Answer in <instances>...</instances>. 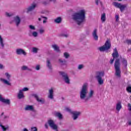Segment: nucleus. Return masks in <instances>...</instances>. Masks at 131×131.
<instances>
[{
	"mask_svg": "<svg viewBox=\"0 0 131 131\" xmlns=\"http://www.w3.org/2000/svg\"><path fill=\"white\" fill-rule=\"evenodd\" d=\"M29 36H31V34H30V33H29Z\"/></svg>",
	"mask_w": 131,
	"mask_h": 131,
	"instance_id": "obj_57",
	"label": "nucleus"
},
{
	"mask_svg": "<svg viewBox=\"0 0 131 131\" xmlns=\"http://www.w3.org/2000/svg\"><path fill=\"white\" fill-rule=\"evenodd\" d=\"M114 67L115 69V75L117 77H121V70H120V59L116 58L115 61Z\"/></svg>",
	"mask_w": 131,
	"mask_h": 131,
	"instance_id": "obj_3",
	"label": "nucleus"
},
{
	"mask_svg": "<svg viewBox=\"0 0 131 131\" xmlns=\"http://www.w3.org/2000/svg\"><path fill=\"white\" fill-rule=\"evenodd\" d=\"M96 4L98 6L99 5V0H95Z\"/></svg>",
	"mask_w": 131,
	"mask_h": 131,
	"instance_id": "obj_49",
	"label": "nucleus"
},
{
	"mask_svg": "<svg viewBox=\"0 0 131 131\" xmlns=\"http://www.w3.org/2000/svg\"><path fill=\"white\" fill-rule=\"evenodd\" d=\"M118 1H119V2H121V1H122V0H118Z\"/></svg>",
	"mask_w": 131,
	"mask_h": 131,
	"instance_id": "obj_59",
	"label": "nucleus"
},
{
	"mask_svg": "<svg viewBox=\"0 0 131 131\" xmlns=\"http://www.w3.org/2000/svg\"><path fill=\"white\" fill-rule=\"evenodd\" d=\"M0 102H2V103H4V104H6V105H11V100H10L9 99H5L1 94Z\"/></svg>",
	"mask_w": 131,
	"mask_h": 131,
	"instance_id": "obj_11",
	"label": "nucleus"
},
{
	"mask_svg": "<svg viewBox=\"0 0 131 131\" xmlns=\"http://www.w3.org/2000/svg\"><path fill=\"white\" fill-rule=\"evenodd\" d=\"M32 97H34L36 100L37 101V102H39V103H41V104H45V99L41 98L39 99L38 98V96L37 94H34L32 95Z\"/></svg>",
	"mask_w": 131,
	"mask_h": 131,
	"instance_id": "obj_13",
	"label": "nucleus"
},
{
	"mask_svg": "<svg viewBox=\"0 0 131 131\" xmlns=\"http://www.w3.org/2000/svg\"><path fill=\"white\" fill-rule=\"evenodd\" d=\"M128 108L129 111H131V104L130 103H128Z\"/></svg>",
	"mask_w": 131,
	"mask_h": 131,
	"instance_id": "obj_47",
	"label": "nucleus"
},
{
	"mask_svg": "<svg viewBox=\"0 0 131 131\" xmlns=\"http://www.w3.org/2000/svg\"><path fill=\"white\" fill-rule=\"evenodd\" d=\"M3 68L4 66H3V64H0V69H3Z\"/></svg>",
	"mask_w": 131,
	"mask_h": 131,
	"instance_id": "obj_52",
	"label": "nucleus"
},
{
	"mask_svg": "<svg viewBox=\"0 0 131 131\" xmlns=\"http://www.w3.org/2000/svg\"><path fill=\"white\" fill-rule=\"evenodd\" d=\"M59 75L61 76L63 80H64L66 83L69 84L70 83V79H69V77L68 76V74L65 72H59Z\"/></svg>",
	"mask_w": 131,
	"mask_h": 131,
	"instance_id": "obj_7",
	"label": "nucleus"
},
{
	"mask_svg": "<svg viewBox=\"0 0 131 131\" xmlns=\"http://www.w3.org/2000/svg\"><path fill=\"white\" fill-rule=\"evenodd\" d=\"M101 21L102 22H105L106 21V14L105 13L101 15Z\"/></svg>",
	"mask_w": 131,
	"mask_h": 131,
	"instance_id": "obj_28",
	"label": "nucleus"
},
{
	"mask_svg": "<svg viewBox=\"0 0 131 131\" xmlns=\"http://www.w3.org/2000/svg\"><path fill=\"white\" fill-rule=\"evenodd\" d=\"M41 18H42L43 19H45L43 20V24L47 23V20H48V17H46V16H41Z\"/></svg>",
	"mask_w": 131,
	"mask_h": 131,
	"instance_id": "obj_31",
	"label": "nucleus"
},
{
	"mask_svg": "<svg viewBox=\"0 0 131 131\" xmlns=\"http://www.w3.org/2000/svg\"><path fill=\"white\" fill-rule=\"evenodd\" d=\"M66 110L68 112L71 113V114H72V117L73 120H77V118H78L80 114H81V113H80V112L72 111L70 108L68 107L66 108Z\"/></svg>",
	"mask_w": 131,
	"mask_h": 131,
	"instance_id": "obj_5",
	"label": "nucleus"
},
{
	"mask_svg": "<svg viewBox=\"0 0 131 131\" xmlns=\"http://www.w3.org/2000/svg\"><path fill=\"white\" fill-rule=\"evenodd\" d=\"M38 21H41V18H38Z\"/></svg>",
	"mask_w": 131,
	"mask_h": 131,
	"instance_id": "obj_55",
	"label": "nucleus"
},
{
	"mask_svg": "<svg viewBox=\"0 0 131 131\" xmlns=\"http://www.w3.org/2000/svg\"><path fill=\"white\" fill-rule=\"evenodd\" d=\"M40 34H42L45 32V30L43 29H40L39 30Z\"/></svg>",
	"mask_w": 131,
	"mask_h": 131,
	"instance_id": "obj_45",
	"label": "nucleus"
},
{
	"mask_svg": "<svg viewBox=\"0 0 131 131\" xmlns=\"http://www.w3.org/2000/svg\"><path fill=\"white\" fill-rule=\"evenodd\" d=\"M0 43L1 47H2V49H4V48L5 47V44H4V40H3L2 36H0Z\"/></svg>",
	"mask_w": 131,
	"mask_h": 131,
	"instance_id": "obj_29",
	"label": "nucleus"
},
{
	"mask_svg": "<svg viewBox=\"0 0 131 131\" xmlns=\"http://www.w3.org/2000/svg\"><path fill=\"white\" fill-rule=\"evenodd\" d=\"M114 52H113L112 54V56L113 58H111L110 61V63L111 64L114 63V60H115V59L119 57V54H118V52L117 51V49L115 48L114 49Z\"/></svg>",
	"mask_w": 131,
	"mask_h": 131,
	"instance_id": "obj_10",
	"label": "nucleus"
},
{
	"mask_svg": "<svg viewBox=\"0 0 131 131\" xmlns=\"http://www.w3.org/2000/svg\"><path fill=\"white\" fill-rule=\"evenodd\" d=\"M127 123H128V125H131V121H128Z\"/></svg>",
	"mask_w": 131,
	"mask_h": 131,
	"instance_id": "obj_53",
	"label": "nucleus"
},
{
	"mask_svg": "<svg viewBox=\"0 0 131 131\" xmlns=\"http://www.w3.org/2000/svg\"><path fill=\"white\" fill-rule=\"evenodd\" d=\"M26 111H32V112H36V111L34 109L33 105H26L25 108Z\"/></svg>",
	"mask_w": 131,
	"mask_h": 131,
	"instance_id": "obj_14",
	"label": "nucleus"
},
{
	"mask_svg": "<svg viewBox=\"0 0 131 131\" xmlns=\"http://www.w3.org/2000/svg\"><path fill=\"white\" fill-rule=\"evenodd\" d=\"M55 23H56L57 24H60L61 22H62V17H58L56 18L55 19H54Z\"/></svg>",
	"mask_w": 131,
	"mask_h": 131,
	"instance_id": "obj_22",
	"label": "nucleus"
},
{
	"mask_svg": "<svg viewBox=\"0 0 131 131\" xmlns=\"http://www.w3.org/2000/svg\"><path fill=\"white\" fill-rule=\"evenodd\" d=\"M42 5H43V6H47V5H48V2L47 1H43L42 2Z\"/></svg>",
	"mask_w": 131,
	"mask_h": 131,
	"instance_id": "obj_46",
	"label": "nucleus"
},
{
	"mask_svg": "<svg viewBox=\"0 0 131 131\" xmlns=\"http://www.w3.org/2000/svg\"><path fill=\"white\" fill-rule=\"evenodd\" d=\"M46 66H47V67H48V69H49L50 70H53V67L52 66V63H51V60L49 59H47Z\"/></svg>",
	"mask_w": 131,
	"mask_h": 131,
	"instance_id": "obj_17",
	"label": "nucleus"
},
{
	"mask_svg": "<svg viewBox=\"0 0 131 131\" xmlns=\"http://www.w3.org/2000/svg\"><path fill=\"white\" fill-rule=\"evenodd\" d=\"M58 61L59 64H60L61 66H64V65H66V60L65 59H62L60 58L58 59Z\"/></svg>",
	"mask_w": 131,
	"mask_h": 131,
	"instance_id": "obj_21",
	"label": "nucleus"
},
{
	"mask_svg": "<svg viewBox=\"0 0 131 131\" xmlns=\"http://www.w3.org/2000/svg\"><path fill=\"white\" fill-rule=\"evenodd\" d=\"M8 116H5L4 117V118H5V119H6V118H8Z\"/></svg>",
	"mask_w": 131,
	"mask_h": 131,
	"instance_id": "obj_56",
	"label": "nucleus"
},
{
	"mask_svg": "<svg viewBox=\"0 0 131 131\" xmlns=\"http://www.w3.org/2000/svg\"><path fill=\"white\" fill-rule=\"evenodd\" d=\"M126 91H127V92H128V93H131V86H128L126 88Z\"/></svg>",
	"mask_w": 131,
	"mask_h": 131,
	"instance_id": "obj_36",
	"label": "nucleus"
},
{
	"mask_svg": "<svg viewBox=\"0 0 131 131\" xmlns=\"http://www.w3.org/2000/svg\"><path fill=\"white\" fill-rule=\"evenodd\" d=\"M2 116L4 115V113H2L1 114Z\"/></svg>",
	"mask_w": 131,
	"mask_h": 131,
	"instance_id": "obj_58",
	"label": "nucleus"
},
{
	"mask_svg": "<svg viewBox=\"0 0 131 131\" xmlns=\"http://www.w3.org/2000/svg\"><path fill=\"white\" fill-rule=\"evenodd\" d=\"M21 70L23 71H25L26 70H28V71H32V69H29L28 67L26 66H24L21 67Z\"/></svg>",
	"mask_w": 131,
	"mask_h": 131,
	"instance_id": "obj_25",
	"label": "nucleus"
},
{
	"mask_svg": "<svg viewBox=\"0 0 131 131\" xmlns=\"http://www.w3.org/2000/svg\"><path fill=\"white\" fill-rule=\"evenodd\" d=\"M31 131H37V128L36 127H31Z\"/></svg>",
	"mask_w": 131,
	"mask_h": 131,
	"instance_id": "obj_40",
	"label": "nucleus"
},
{
	"mask_svg": "<svg viewBox=\"0 0 131 131\" xmlns=\"http://www.w3.org/2000/svg\"><path fill=\"white\" fill-rule=\"evenodd\" d=\"M115 18H116V21L117 22H118V21H119V15H116Z\"/></svg>",
	"mask_w": 131,
	"mask_h": 131,
	"instance_id": "obj_44",
	"label": "nucleus"
},
{
	"mask_svg": "<svg viewBox=\"0 0 131 131\" xmlns=\"http://www.w3.org/2000/svg\"><path fill=\"white\" fill-rule=\"evenodd\" d=\"M72 19L78 25H81L85 20V10H81L72 15Z\"/></svg>",
	"mask_w": 131,
	"mask_h": 131,
	"instance_id": "obj_2",
	"label": "nucleus"
},
{
	"mask_svg": "<svg viewBox=\"0 0 131 131\" xmlns=\"http://www.w3.org/2000/svg\"><path fill=\"white\" fill-rule=\"evenodd\" d=\"M0 126L2 127L3 131L7 130V127H5V126L3 125V124H0Z\"/></svg>",
	"mask_w": 131,
	"mask_h": 131,
	"instance_id": "obj_35",
	"label": "nucleus"
},
{
	"mask_svg": "<svg viewBox=\"0 0 131 131\" xmlns=\"http://www.w3.org/2000/svg\"><path fill=\"white\" fill-rule=\"evenodd\" d=\"M32 35L34 37H37V35H38V33L36 31H34L32 32Z\"/></svg>",
	"mask_w": 131,
	"mask_h": 131,
	"instance_id": "obj_33",
	"label": "nucleus"
},
{
	"mask_svg": "<svg viewBox=\"0 0 131 131\" xmlns=\"http://www.w3.org/2000/svg\"><path fill=\"white\" fill-rule=\"evenodd\" d=\"M45 126L46 128H49V126L48 125L47 123H45Z\"/></svg>",
	"mask_w": 131,
	"mask_h": 131,
	"instance_id": "obj_48",
	"label": "nucleus"
},
{
	"mask_svg": "<svg viewBox=\"0 0 131 131\" xmlns=\"http://www.w3.org/2000/svg\"><path fill=\"white\" fill-rule=\"evenodd\" d=\"M48 98L49 99H51V100H53V99H54V89H53V88H51L49 91Z\"/></svg>",
	"mask_w": 131,
	"mask_h": 131,
	"instance_id": "obj_15",
	"label": "nucleus"
},
{
	"mask_svg": "<svg viewBox=\"0 0 131 131\" xmlns=\"http://www.w3.org/2000/svg\"><path fill=\"white\" fill-rule=\"evenodd\" d=\"M14 20L16 26H19L20 23H21V19H20V17L18 16H16L14 18Z\"/></svg>",
	"mask_w": 131,
	"mask_h": 131,
	"instance_id": "obj_16",
	"label": "nucleus"
},
{
	"mask_svg": "<svg viewBox=\"0 0 131 131\" xmlns=\"http://www.w3.org/2000/svg\"><path fill=\"white\" fill-rule=\"evenodd\" d=\"M54 115L56 117H58L59 118V119H60V120L63 119V115H62L60 113L55 112L54 113Z\"/></svg>",
	"mask_w": 131,
	"mask_h": 131,
	"instance_id": "obj_20",
	"label": "nucleus"
},
{
	"mask_svg": "<svg viewBox=\"0 0 131 131\" xmlns=\"http://www.w3.org/2000/svg\"><path fill=\"white\" fill-rule=\"evenodd\" d=\"M122 64L124 66V67H127V60L125 58H122Z\"/></svg>",
	"mask_w": 131,
	"mask_h": 131,
	"instance_id": "obj_23",
	"label": "nucleus"
},
{
	"mask_svg": "<svg viewBox=\"0 0 131 131\" xmlns=\"http://www.w3.org/2000/svg\"><path fill=\"white\" fill-rule=\"evenodd\" d=\"M23 131H28V129H27V128H24L23 129Z\"/></svg>",
	"mask_w": 131,
	"mask_h": 131,
	"instance_id": "obj_54",
	"label": "nucleus"
},
{
	"mask_svg": "<svg viewBox=\"0 0 131 131\" xmlns=\"http://www.w3.org/2000/svg\"><path fill=\"white\" fill-rule=\"evenodd\" d=\"M36 70H40V66L39 65H37L35 67Z\"/></svg>",
	"mask_w": 131,
	"mask_h": 131,
	"instance_id": "obj_43",
	"label": "nucleus"
},
{
	"mask_svg": "<svg viewBox=\"0 0 131 131\" xmlns=\"http://www.w3.org/2000/svg\"><path fill=\"white\" fill-rule=\"evenodd\" d=\"M5 75L7 76L8 80H10V78L11 77V75H10V74L8 73H5Z\"/></svg>",
	"mask_w": 131,
	"mask_h": 131,
	"instance_id": "obj_39",
	"label": "nucleus"
},
{
	"mask_svg": "<svg viewBox=\"0 0 131 131\" xmlns=\"http://www.w3.org/2000/svg\"><path fill=\"white\" fill-rule=\"evenodd\" d=\"M84 68V66L83 64H79L78 66V70H81V69H83Z\"/></svg>",
	"mask_w": 131,
	"mask_h": 131,
	"instance_id": "obj_34",
	"label": "nucleus"
},
{
	"mask_svg": "<svg viewBox=\"0 0 131 131\" xmlns=\"http://www.w3.org/2000/svg\"><path fill=\"white\" fill-rule=\"evenodd\" d=\"M125 42H126L127 45H131V40L127 39L126 40Z\"/></svg>",
	"mask_w": 131,
	"mask_h": 131,
	"instance_id": "obj_42",
	"label": "nucleus"
},
{
	"mask_svg": "<svg viewBox=\"0 0 131 131\" xmlns=\"http://www.w3.org/2000/svg\"><path fill=\"white\" fill-rule=\"evenodd\" d=\"M6 15L7 17H12V16H13V14L6 12Z\"/></svg>",
	"mask_w": 131,
	"mask_h": 131,
	"instance_id": "obj_38",
	"label": "nucleus"
},
{
	"mask_svg": "<svg viewBox=\"0 0 131 131\" xmlns=\"http://www.w3.org/2000/svg\"><path fill=\"white\" fill-rule=\"evenodd\" d=\"M111 48V42L107 40L105 41V43L103 46L99 48L100 52H105V51H108Z\"/></svg>",
	"mask_w": 131,
	"mask_h": 131,
	"instance_id": "obj_6",
	"label": "nucleus"
},
{
	"mask_svg": "<svg viewBox=\"0 0 131 131\" xmlns=\"http://www.w3.org/2000/svg\"><path fill=\"white\" fill-rule=\"evenodd\" d=\"M97 29H95L92 33V35L95 40H98V34H97Z\"/></svg>",
	"mask_w": 131,
	"mask_h": 131,
	"instance_id": "obj_18",
	"label": "nucleus"
},
{
	"mask_svg": "<svg viewBox=\"0 0 131 131\" xmlns=\"http://www.w3.org/2000/svg\"><path fill=\"white\" fill-rule=\"evenodd\" d=\"M28 88H24L22 90H20L19 91H21V92L23 93V92H27V91H28Z\"/></svg>",
	"mask_w": 131,
	"mask_h": 131,
	"instance_id": "obj_37",
	"label": "nucleus"
},
{
	"mask_svg": "<svg viewBox=\"0 0 131 131\" xmlns=\"http://www.w3.org/2000/svg\"><path fill=\"white\" fill-rule=\"evenodd\" d=\"M105 75L104 71H97L95 73V78L100 85L104 83V80L102 77Z\"/></svg>",
	"mask_w": 131,
	"mask_h": 131,
	"instance_id": "obj_4",
	"label": "nucleus"
},
{
	"mask_svg": "<svg viewBox=\"0 0 131 131\" xmlns=\"http://www.w3.org/2000/svg\"><path fill=\"white\" fill-rule=\"evenodd\" d=\"M29 27L30 29H31L32 30H35V27L32 25H30Z\"/></svg>",
	"mask_w": 131,
	"mask_h": 131,
	"instance_id": "obj_41",
	"label": "nucleus"
},
{
	"mask_svg": "<svg viewBox=\"0 0 131 131\" xmlns=\"http://www.w3.org/2000/svg\"><path fill=\"white\" fill-rule=\"evenodd\" d=\"M37 7V4L35 2H33L32 4H30V6L26 8V13H30L31 12H33L36 9Z\"/></svg>",
	"mask_w": 131,
	"mask_h": 131,
	"instance_id": "obj_8",
	"label": "nucleus"
},
{
	"mask_svg": "<svg viewBox=\"0 0 131 131\" xmlns=\"http://www.w3.org/2000/svg\"><path fill=\"white\" fill-rule=\"evenodd\" d=\"M113 5L116 8L120 9L121 12H123L125 9V8L127 7V5H121V3H118L117 2H113Z\"/></svg>",
	"mask_w": 131,
	"mask_h": 131,
	"instance_id": "obj_9",
	"label": "nucleus"
},
{
	"mask_svg": "<svg viewBox=\"0 0 131 131\" xmlns=\"http://www.w3.org/2000/svg\"><path fill=\"white\" fill-rule=\"evenodd\" d=\"M52 47L53 49H54V50H55V51H56V52H60V49H59V48L57 45H53Z\"/></svg>",
	"mask_w": 131,
	"mask_h": 131,
	"instance_id": "obj_27",
	"label": "nucleus"
},
{
	"mask_svg": "<svg viewBox=\"0 0 131 131\" xmlns=\"http://www.w3.org/2000/svg\"><path fill=\"white\" fill-rule=\"evenodd\" d=\"M69 54H68V53L67 52H65L63 53V57H64V58H66V59H68V58H69Z\"/></svg>",
	"mask_w": 131,
	"mask_h": 131,
	"instance_id": "obj_32",
	"label": "nucleus"
},
{
	"mask_svg": "<svg viewBox=\"0 0 131 131\" xmlns=\"http://www.w3.org/2000/svg\"><path fill=\"white\" fill-rule=\"evenodd\" d=\"M16 55H23L24 56H26L27 55V53L25 52V50L21 48L17 49L16 50Z\"/></svg>",
	"mask_w": 131,
	"mask_h": 131,
	"instance_id": "obj_12",
	"label": "nucleus"
},
{
	"mask_svg": "<svg viewBox=\"0 0 131 131\" xmlns=\"http://www.w3.org/2000/svg\"><path fill=\"white\" fill-rule=\"evenodd\" d=\"M62 36H64V37H68V35H67V34H63Z\"/></svg>",
	"mask_w": 131,
	"mask_h": 131,
	"instance_id": "obj_51",
	"label": "nucleus"
},
{
	"mask_svg": "<svg viewBox=\"0 0 131 131\" xmlns=\"http://www.w3.org/2000/svg\"><path fill=\"white\" fill-rule=\"evenodd\" d=\"M88 93L89 88L88 87V83H85L82 85L79 92L80 100L83 101L85 103H86L89 100L92 99L94 96V91L91 90L88 96Z\"/></svg>",
	"mask_w": 131,
	"mask_h": 131,
	"instance_id": "obj_1",
	"label": "nucleus"
},
{
	"mask_svg": "<svg viewBox=\"0 0 131 131\" xmlns=\"http://www.w3.org/2000/svg\"><path fill=\"white\" fill-rule=\"evenodd\" d=\"M24 94H23V92H22L21 91L19 90L18 94H17V98L19 99V100H21V99H23L25 98Z\"/></svg>",
	"mask_w": 131,
	"mask_h": 131,
	"instance_id": "obj_19",
	"label": "nucleus"
},
{
	"mask_svg": "<svg viewBox=\"0 0 131 131\" xmlns=\"http://www.w3.org/2000/svg\"><path fill=\"white\" fill-rule=\"evenodd\" d=\"M50 1L53 2V4H56V3H57V0H50Z\"/></svg>",
	"mask_w": 131,
	"mask_h": 131,
	"instance_id": "obj_50",
	"label": "nucleus"
},
{
	"mask_svg": "<svg viewBox=\"0 0 131 131\" xmlns=\"http://www.w3.org/2000/svg\"><path fill=\"white\" fill-rule=\"evenodd\" d=\"M0 80L1 81H3L5 84H7V85H11V83L9 82V81L3 78H1Z\"/></svg>",
	"mask_w": 131,
	"mask_h": 131,
	"instance_id": "obj_26",
	"label": "nucleus"
},
{
	"mask_svg": "<svg viewBox=\"0 0 131 131\" xmlns=\"http://www.w3.org/2000/svg\"><path fill=\"white\" fill-rule=\"evenodd\" d=\"M39 50V49H38V48H36V47H33L32 48V52H33V53H34L35 54H37V53L38 52Z\"/></svg>",
	"mask_w": 131,
	"mask_h": 131,
	"instance_id": "obj_30",
	"label": "nucleus"
},
{
	"mask_svg": "<svg viewBox=\"0 0 131 131\" xmlns=\"http://www.w3.org/2000/svg\"><path fill=\"white\" fill-rule=\"evenodd\" d=\"M67 1V2H68V0H66Z\"/></svg>",
	"mask_w": 131,
	"mask_h": 131,
	"instance_id": "obj_60",
	"label": "nucleus"
},
{
	"mask_svg": "<svg viewBox=\"0 0 131 131\" xmlns=\"http://www.w3.org/2000/svg\"><path fill=\"white\" fill-rule=\"evenodd\" d=\"M122 108V106H121V102H118L116 105V110L117 111H120V109Z\"/></svg>",
	"mask_w": 131,
	"mask_h": 131,
	"instance_id": "obj_24",
	"label": "nucleus"
}]
</instances>
